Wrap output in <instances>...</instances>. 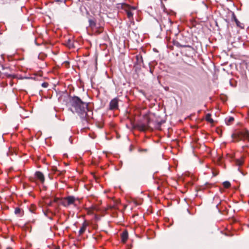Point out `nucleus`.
Listing matches in <instances>:
<instances>
[{"label": "nucleus", "mask_w": 249, "mask_h": 249, "mask_svg": "<svg viewBox=\"0 0 249 249\" xmlns=\"http://www.w3.org/2000/svg\"><path fill=\"white\" fill-rule=\"evenodd\" d=\"M243 139L244 140H247L249 141V135L248 134H245L243 136Z\"/></svg>", "instance_id": "nucleus-16"}, {"label": "nucleus", "mask_w": 249, "mask_h": 249, "mask_svg": "<svg viewBox=\"0 0 249 249\" xmlns=\"http://www.w3.org/2000/svg\"><path fill=\"white\" fill-rule=\"evenodd\" d=\"M223 185L224 187L228 188L230 186L231 183L230 182L226 181L223 182Z\"/></svg>", "instance_id": "nucleus-14"}, {"label": "nucleus", "mask_w": 249, "mask_h": 249, "mask_svg": "<svg viewBox=\"0 0 249 249\" xmlns=\"http://www.w3.org/2000/svg\"><path fill=\"white\" fill-rule=\"evenodd\" d=\"M88 225V223L85 221L83 223L82 226L79 231L80 235L82 234L85 231Z\"/></svg>", "instance_id": "nucleus-8"}, {"label": "nucleus", "mask_w": 249, "mask_h": 249, "mask_svg": "<svg viewBox=\"0 0 249 249\" xmlns=\"http://www.w3.org/2000/svg\"><path fill=\"white\" fill-rule=\"evenodd\" d=\"M151 122L149 120L147 121L146 123H141L138 125V128L141 131H146L151 128Z\"/></svg>", "instance_id": "nucleus-5"}, {"label": "nucleus", "mask_w": 249, "mask_h": 249, "mask_svg": "<svg viewBox=\"0 0 249 249\" xmlns=\"http://www.w3.org/2000/svg\"><path fill=\"white\" fill-rule=\"evenodd\" d=\"M21 212V210L19 208H16L15 210V213L16 214H19Z\"/></svg>", "instance_id": "nucleus-15"}, {"label": "nucleus", "mask_w": 249, "mask_h": 249, "mask_svg": "<svg viewBox=\"0 0 249 249\" xmlns=\"http://www.w3.org/2000/svg\"><path fill=\"white\" fill-rule=\"evenodd\" d=\"M234 136H235V135H234V134H233V135H232V138H233V139L234 138Z\"/></svg>", "instance_id": "nucleus-20"}, {"label": "nucleus", "mask_w": 249, "mask_h": 249, "mask_svg": "<svg viewBox=\"0 0 249 249\" xmlns=\"http://www.w3.org/2000/svg\"><path fill=\"white\" fill-rule=\"evenodd\" d=\"M234 118L232 117H229L226 118L225 122L227 125H230L233 121Z\"/></svg>", "instance_id": "nucleus-12"}, {"label": "nucleus", "mask_w": 249, "mask_h": 249, "mask_svg": "<svg viewBox=\"0 0 249 249\" xmlns=\"http://www.w3.org/2000/svg\"><path fill=\"white\" fill-rule=\"evenodd\" d=\"M54 249H60L59 247H55Z\"/></svg>", "instance_id": "nucleus-19"}, {"label": "nucleus", "mask_w": 249, "mask_h": 249, "mask_svg": "<svg viewBox=\"0 0 249 249\" xmlns=\"http://www.w3.org/2000/svg\"><path fill=\"white\" fill-rule=\"evenodd\" d=\"M124 9L126 13L128 18L130 20L133 19V13H132V10H135L136 9V7L130 6L127 4H124Z\"/></svg>", "instance_id": "nucleus-4"}, {"label": "nucleus", "mask_w": 249, "mask_h": 249, "mask_svg": "<svg viewBox=\"0 0 249 249\" xmlns=\"http://www.w3.org/2000/svg\"><path fill=\"white\" fill-rule=\"evenodd\" d=\"M122 240L124 243H125L128 238V233L126 231H124L122 234Z\"/></svg>", "instance_id": "nucleus-10"}, {"label": "nucleus", "mask_w": 249, "mask_h": 249, "mask_svg": "<svg viewBox=\"0 0 249 249\" xmlns=\"http://www.w3.org/2000/svg\"><path fill=\"white\" fill-rule=\"evenodd\" d=\"M36 177L42 183L44 181V177L43 174L40 172H36L35 174Z\"/></svg>", "instance_id": "nucleus-7"}, {"label": "nucleus", "mask_w": 249, "mask_h": 249, "mask_svg": "<svg viewBox=\"0 0 249 249\" xmlns=\"http://www.w3.org/2000/svg\"><path fill=\"white\" fill-rule=\"evenodd\" d=\"M234 162L236 166L240 167L244 163L243 159L240 158V159H235L234 160Z\"/></svg>", "instance_id": "nucleus-9"}, {"label": "nucleus", "mask_w": 249, "mask_h": 249, "mask_svg": "<svg viewBox=\"0 0 249 249\" xmlns=\"http://www.w3.org/2000/svg\"><path fill=\"white\" fill-rule=\"evenodd\" d=\"M78 201V198H75L73 196H68L62 199L61 200V203L66 207H69L71 205H73L74 206H76V201Z\"/></svg>", "instance_id": "nucleus-2"}, {"label": "nucleus", "mask_w": 249, "mask_h": 249, "mask_svg": "<svg viewBox=\"0 0 249 249\" xmlns=\"http://www.w3.org/2000/svg\"><path fill=\"white\" fill-rule=\"evenodd\" d=\"M206 120L210 123H213V119L211 118V114L210 113H208L206 115Z\"/></svg>", "instance_id": "nucleus-13"}, {"label": "nucleus", "mask_w": 249, "mask_h": 249, "mask_svg": "<svg viewBox=\"0 0 249 249\" xmlns=\"http://www.w3.org/2000/svg\"><path fill=\"white\" fill-rule=\"evenodd\" d=\"M47 83H44L42 84V86L44 87H47Z\"/></svg>", "instance_id": "nucleus-17"}, {"label": "nucleus", "mask_w": 249, "mask_h": 249, "mask_svg": "<svg viewBox=\"0 0 249 249\" xmlns=\"http://www.w3.org/2000/svg\"><path fill=\"white\" fill-rule=\"evenodd\" d=\"M110 108L111 109H115L118 108V101L117 98L112 99L110 102Z\"/></svg>", "instance_id": "nucleus-6"}, {"label": "nucleus", "mask_w": 249, "mask_h": 249, "mask_svg": "<svg viewBox=\"0 0 249 249\" xmlns=\"http://www.w3.org/2000/svg\"><path fill=\"white\" fill-rule=\"evenodd\" d=\"M70 109L73 113H77L80 118H85L89 116L90 111L88 107V104L81 101L76 96L71 97L69 101Z\"/></svg>", "instance_id": "nucleus-1"}, {"label": "nucleus", "mask_w": 249, "mask_h": 249, "mask_svg": "<svg viewBox=\"0 0 249 249\" xmlns=\"http://www.w3.org/2000/svg\"><path fill=\"white\" fill-rule=\"evenodd\" d=\"M234 20L236 23V25L240 28H244L243 24L241 23L238 19L236 18L235 16H233Z\"/></svg>", "instance_id": "nucleus-11"}, {"label": "nucleus", "mask_w": 249, "mask_h": 249, "mask_svg": "<svg viewBox=\"0 0 249 249\" xmlns=\"http://www.w3.org/2000/svg\"><path fill=\"white\" fill-rule=\"evenodd\" d=\"M58 200V198H54L53 200V201L55 202H56Z\"/></svg>", "instance_id": "nucleus-18"}, {"label": "nucleus", "mask_w": 249, "mask_h": 249, "mask_svg": "<svg viewBox=\"0 0 249 249\" xmlns=\"http://www.w3.org/2000/svg\"><path fill=\"white\" fill-rule=\"evenodd\" d=\"M89 22V28L91 29L92 34L98 35L102 32L101 28L97 26L95 22L93 20L90 19Z\"/></svg>", "instance_id": "nucleus-3"}]
</instances>
